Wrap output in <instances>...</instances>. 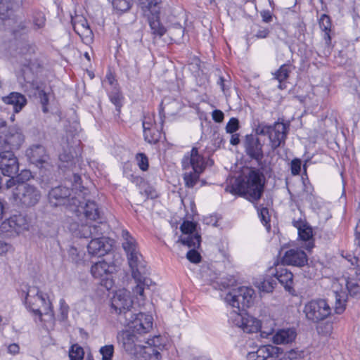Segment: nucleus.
<instances>
[{
  "label": "nucleus",
  "instance_id": "obj_58",
  "mask_svg": "<svg viewBox=\"0 0 360 360\" xmlns=\"http://www.w3.org/2000/svg\"><path fill=\"white\" fill-rule=\"evenodd\" d=\"M212 119L218 123L221 122L224 120V112L220 110H214L212 113Z\"/></svg>",
  "mask_w": 360,
  "mask_h": 360
},
{
  "label": "nucleus",
  "instance_id": "obj_53",
  "mask_svg": "<svg viewBox=\"0 0 360 360\" xmlns=\"http://www.w3.org/2000/svg\"><path fill=\"white\" fill-rule=\"evenodd\" d=\"M91 229L89 227L88 224L82 225L79 229V233L80 237H83L85 238H91Z\"/></svg>",
  "mask_w": 360,
  "mask_h": 360
},
{
  "label": "nucleus",
  "instance_id": "obj_52",
  "mask_svg": "<svg viewBox=\"0 0 360 360\" xmlns=\"http://www.w3.org/2000/svg\"><path fill=\"white\" fill-rule=\"evenodd\" d=\"M46 18L41 13H37L34 18V25L37 29L43 27L45 25Z\"/></svg>",
  "mask_w": 360,
  "mask_h": 360
},
{
  "label": "nucleus",
  "instance_id": "obj_60",
  "mask_svg": "<svg viewBox=\"0 0 360 360\" xmlns=\"http://www.w3.org/2000/svg\"><path fill=\"white\" fill-rule=\"evenodd\" d=\"M227 83H229V81H226L223 77H220L219 79V81L217 82V84L220 86L221 91L225 94L226 91L229 89V86L227 84Z\"/></svg>",
  "mask_w": 360,
  "mask_h": 360
},
{
  "label": "nucleus",
  "instance_id": "obj_13",
  "mask_svg": "<svg viewBox=\"0 0 360 360\" xmlns=\"http://www.w3.org/2000/svg\"><path fill=\"white\" fill-rule=\"evenodd\" d=\"M0 170L4 176L13 177L19 171V163L15 155L8 149L0 153Z\"/></svg>",
  "mask_w": 360,
  "mask_h": 360
},
{
  "label": "nucleus",
  "instance_id": "obj_64",
  "mask_svg": "<svg viewBox=\"0 0 360 360\" xmlns=\"http://www.w3.org/2000/svg\"><path fill=\"white\" fill-rule=\"evenodd\" d=\"M269 31L268 29H262L258 30L256 34V37L257 38H266L269 35Z\"/></svg>",
  "mask_w": 360,
  "mask_h": 360
},
{
  "label": "nucleus",
  "instance_id": "obj_56",
  "mask_svg": "<svg viewBox=\"0 0 360 360\" xmlns=\"http://www.w3.org/2000/svg\"><path fill=\"white\" fill-rule=\"evenodd\" d=\"M89 227L91 229V238H98L99 237V236H101L102 234V232H101V228L100 226L98 225H96V224H89Z\"/></svg>",
  "mask_w": 360,
  "mask_h": 360
},
{
  "label": "nucleus",
  "instance_id": "obj_38",
  "mask_svg": "<svg viewBox=\"0 0 360 360\" xmlns=\"http://www.w3.org/2000/svg\"><path fill=\"white\" fill-rule=\"evenodd\" d=\"M335 311L336 314H341L345 309V302L347 300V294L345 292H337L335 291Z\"/></svg>",
  "mask_w": 360,
  "mask_h": 360
},
{
  "label": "nucleus",
  "instance_id": "obj_4",
  "mask_svg": "<svg viewBox=\"0 0 360 360\" xmlns=\"http://www.w3.org/2000/svg\"><path fill=\"white\" fill-rule=\"evenodd\" d=\"M182 167L185 170L184 179L188 188H193L199 180L201 173L205 169V159L201 156L196 148H193L189 155H186L182 160Z\"/></svg>",
  "mask_w": 360,
  "mask_h": 360
},
{
  "label": "nucleus",
  "instance_id": "obj_20",
  "mask_svg": "<svg viewBox=\"0 0 360 360\" xmlns=\"http://www.w3.org/2000/svg\"><path fill=\"white\" fill-rule=\"evenodd\" d=\"M246 153L257 161L263 158L262 145L259 139L254 135H247L245 141Z\"/></svg>",
  "mask_w": 360,
  "mask_h": 360
},
{
  "label": "nucleus",
  "instance_id": "obj_46",
  "mask_svg": "<svg viewBox=\"0 0 360 360\" xmlns=\"http://www.w3.org/2000/svg\"><path fill=\"white\" fill-rule=\"evenodd\" d=\"M100 353L102 355V360H112L114 353V347L112 345H108L102 347L100 349Z\"/></svg>",
  "mask_w": 360,
  "mask_h": 360
},
{
  "label": "nucleus",
  "instance_id": "obj_48",
  "mask_svg": "<svg viewBox=\"0 0 360 360\" xmlns=\"http://www.w3.org/2000/svg\"><path fill=\"white\" fill-rule=\"evenodd\" d=\"M39 98L42 105V111L44 113L48 112L49 96L44 90H39Z\"/></svg>",
  "mask_w": 360,
  "mask_h": 360
},
{
  "label": "nucleus",
  "instance_id": "obj_17",
  "mask_svg": "<svg viewBox=\"0 0 360 360\" xmlns=\"http://www.w3.org/2000/svg\"><path fill=\"white\" fill-rule=\"evenodd\" d=\"M143 15L147 17L152 33L162 37L166 32L165 27L160 23L159 20L160 7L152 6V9L142 10Z\"/></svg>",
  "mask_w": 360,
  "mask_h": 360
},
{
  "label": "nucleus",
  "instance_id": "obj_29",
  "mask_svg": "<svg viewBox=\"0 0 360 360\" xmlns=\"http://www.w3.org/2000/svg\"><path fill=\"white\" fill-rule=\"evenodd\" d=\"M275 276L286 290L291 291L292 289L293 274L290 271L284 267H279L276 269Z\"/></svg>",
  "mask_w": 360,
  "mask_h": 360
},
{
  "label": "nucleus",
  "instance_id": "obj_14",
  "mask_svg": "<svg viewBox=\"0 0 360 360\" xmlns=\"http://www.w3.org/2000/svg\"><path fill=\"white\" fill-rule=\"evenodd\" d=\"M29 228V222L25 216L15 214L5 220L1 225L2 231L20 233Z\"/></svg>",
  "mask_w": 360,
  "mask_h": 360
},
{
  "label": "nucleus",
  "instance_id": "obj_36",
  "mask_svg": "<svg viewBox=\"0 0 360 360\" xmlns=\"http://www.w3.org/2000/svg\"><path fill=\"white\" fill-rule=\"evenodd\" d=\"M32 177V173L29 170H22L20 174L17 176L15 178L13 176L7 181L6 187L11 188L16 185L18 183L25 182V181H28Z\"/></svg>",
  "mask_w": 360,
  "mask_h": 360
},
{
  "label": "nucleus",
  "instance_id": "obj_49",
  "mask_svg": "<svg viewBox=\"0 0 360 360\" xmlns=\"http://www.w3.org/2000/svg\"><path fill=\"white\" fill-rule=\"evenodd\" d=\"M136 160L140 169L143 171H146L148 168V161L146 155L143 153H139L136 155Z\"/></svg>",
  "mask_w": 360,
  "mask_h": 360
},
{
  "label": "nucleus",
  "instance_id": "obj_8",
  "mask_svg": "<svg viewBox=\"0 0 360 360\" xmlns=\"http://www.w3.org/2000/svg\"><path fill=\"white\" fill-rule=\"evenodd\" d=\"M25 300L30 309L36 314L41 316L43 314H50L51 316H53L50 301L37 288L30 287L27 290Z\"/></svg>",
  "mask_w": 360,
  "mask_h": 360
},
{
  "label": "nucleus",
  "instance_id": "obj_44",
  "mask_svg": "<svg viewBox=\"0 0 360 360\" xmlns=\"http://www.w3.org/2000/svg\"><path fill=\"white\" fill-rule=\"evenodd\" d=\"M84 355L83 349L77 345H74L69 353L70 360H82Z\"/></svg>",
  "mask_w": 360,
  "mask_h": 360
},
{
  "label": "nucleus",
  "instance_id": "obj_61",
  "mask_svg": "<svg viewBox=\"0 0 360 360\" xmlns=\"http://www.w3.org/2000/svg\"><path fill=\"white\" fill-rule=\"evenodd\" d=\"M355 243L360 250V220L358 221L355 229Z\"/></svg>",
  "mask_w": 360,
  "mask_h": 360
},
{
  "label": "nucleus",
  "instance_id": "obj_41",
  "mask_svg": "<svg viewBox=\"0 0 360 360\" xmlns=\"http://www.w3.org/2000/svg\"><path fill=\"white\" fill-rule=\"evenodd\" d=\"M59 159L62 162L67 163V165H64V167H72L79 162V158L75 157L70 150L69 152L64 150L60 154Z\"/></svg>",
  "mask_w": 360,
  "mask_h": 360
},
{
  "label": "nucleus",
  "instance_id": "obj_7",
  "mask_svg": "<svg viewBox=\"0 0 360 360\" xmlns=\"http://www.w3.org/2000/svg\"><path fill=\"white\" fill-rule=\"evenodd\" d=\"M303 312L306 319L313 323H318L328 318L332 309L325 299H315L307 302Z\"/></svg>",
  "mask_w": 360,
  "mask_h": 360
},
{
  "label": "nucleus",
  "instance_id": "obj_47",
  "mask_svg": "<svg viewBox=\"0 0 360 360\" xmlns=\"http://www.w3.org/2000/svg\"><path fill=\"white\" fill-rule=\"evenodd\" d=\"M162 338L160 336H154L151 339H147L145 340V343L147 345V346H151L153 347L158 349V350L160 352L164 348V345L161 342Z\"/></svg>",
  "mask_w": 360,
  "mask_h": 360
},
{
  "label": "nucleus",
  "instance_id": "obj_62",
  "mask_svg": "<svg viewBox=\"0 0 360 360\" xmlns=\"http://www.w3.org/2000/svg\"><path fill=\"white\" fill-rule=\"evenodd\" d=\"M20 347L17 344H11L8 346V352L15 355L19 353Z\"/></svg>",
  "mask_w": 360,
  "mask_h": 360
},
{
  "label": "nucleus",
  "instance_id": "obj_12",
  "mask_svg": "<svg viewBox=\"0 0 360 360\" xmlns=\"http://www.w3.org/2000/svg\"><path fill=\"white\" fill-rule=\"evenodd\" d=\"M82 188L83 191L79 190L77 196L72 198L74 200L73 203L78 207H84V214L87 219L94 221L96 220L100 217L98 206L94 201L86 198L87 190L84 187Z\"/></svg>",
  "mask_w": 360,
  "mask_h": 360
},
{
  "label": "nucleus",
  "instance_id": "obj_39",
  "mask_svg": "<svg viewBox=\"0 0 360 360\" xmlns=\"http://www.w3.org/2000/svg\"><path fill=\"white\" fill-rule=\"evenodd\" d=\"M68 255L71 261L77 264H82L85 261L86 254L82 250H78L75 247L69 248Z\"/></svg>",
  "mask_w": 360,
  "mask_h": 360
},
{
  "label": "nucleus",
  "instance_id": "obj_10",
  "mask_svg": "<svg viewBox=\"0 0 360 360\" xmlns=\"http://www.w3.org/2000/svg\"><path fill=\"white\" fill-rule=\"evenodd\" d=\"M117 340L126 352L135 356L141 350L145 338L129 329L118 333Z\"/></svg>",
  "mask_w": 360,
  "mask_h": 360
},
{
  "label": "nucleus",
  "instance_id": "obj_45",
  "mask_svg": "<svg viewBox=\"0 0 360 360\" xmlns=\"http://www.w3.org/2000/svg\"><path fill=\"white\" fill-rule=\"evenodd\" d=\"M181 231L183 233L188 236H194L195 235H198V233H193L195 230V225L194 223L191 221H184L180 227Z\"/></svg>",
  "mask_w": 360,
  "mask_h": 360
},
{
  "label": "nucleus",
  "instance_id": "obj_3",
  "mask_svg": "<svg viewBox=\"0 0 360 360\" xmlns=\"http://www.w3.org/2000/svg\"><path fill=\"white\" fill-rule=\"evenodd\" d=\"M264 180V174L259 169L251 168L242 181L238 182V188L249 200H257L263 193Z\"/></svg>",
  "mask_w": 360,
  "mask_h": 360
},
{
  "label": "nucleus",
  "instance_id": "obj_6",
  "mask_svg": "<svg viewBox=\"0 0 360 360\" xmlns=\"http://www.w3.org/2000/svg\"><path fill=\"white\" fill-rule=\"evenodd\" d=\"M41 195V192L37 186L26 182L18 183L13 191L15 202L25 207L37 205Z\"/></svg>",
  "mask_w": 360,
  "mask_h": 360
},
{
  "label": "nucleus",
  "instance_id": "obj_42",
  "mask_svg": "<svg viewBox=\"0 0 360 360\" xmlns=\"http://www.w3.org/2000/svg\"><path fill=\"white\" fill-rule=\"evenodd\" d=\"M13 2L11 0L0 1V17L2 20L9 18L12 13Z\"/></svg>",
  "mask_w": 360,
  "mask_h": 360
},
{
  "label": "nucleus",
  "instance_id": "obj_5",
  "mask_svg": "<svg viewBox=\"0 0 360 360\" xmlns=\"http://www.w3.org/2000/svg\"><path fill=\"white\" fill-rule=\"evenodd\" d=\"M288 130V127L283 122H276L274 125H267L262 122L259 123L255 128L256 134L269 136L273 150L285 143Z\"/></svg>",
  "mask_w": 360,
  "mask_h": 360
},
{
  "label": "nucleus",
  "instance_id": "obj_18",
  "mask_svg": "<svg viewBox=\"0 0 360 360\" xmlns=\"http://www.w3.org/2000/svg\"><path fill=\"white\" fill-rule=\"evenodd\" d=\"M3 140L6 149H18L24 141V135L21 129L14 125L8 128Z\"/></svg>",
  "mask_w": 360,
  "mask_h": 360
},
{
  "label": "nucleus",
  "instance_id": "obj_55",
  "mask_svg": "<svg viewBox=\"0 0 360 360\" xmlns=\"http://www.w3.org/2000/svg\"><path fill=\"white\" fill-rule=\"evenodd\" d=\"M259 216L260 217L262 222L264 225H266L269 221L268 209H266V208L261 209L259 212Z\"/></svg>",
  "mask_w": 360,
  "mask_h": 360
},
{
  "label": "nucleus",
  "instance_id": "obj_23",
  "mask_svg": "<svg viewBox=\"0 0 360 360\" xmlns=\"http://www.w3.org/2000/svg\"><path fill=\"white\" fill-rule=\"evenodd\" d=\"M111 248L108 238L103 237L94 238L88 245L87 249L91 255L102 256L106 254Z\"/></svg>",
  "mask_w": 360,
  "mask_h": 360
},
{
  "label": "nucleus",
  "instance_id": "obj_32",
  "mask_svg": "<svg viewBox=\"0 0 360 360\" xmlns=\"http://www.w3.org/2000/svg\"><path fill=\"white\" fill-rule=\"evenodd\" d=\"M302 352L291 349L285 353L283 352L280 348L278 347V351L276 354H271L269 360H293L298 357H301Z\"/></svg>",
  "mask_w": 360,
  "mask_h": 360
},
{
  "label": "nucleus",
  "instance_id": "obj_21",
  "mask_svg": "<svg viewBox=\"0 0 360 360\" xmlns=\"http://www.w3.org/2000/svg\"><path fill=\"white\" fill-rule=\"evenodd\" d=\"M26 154L30 161L37 167H44V164H46L49 159L45 148L40 144L32 146Z\"/></svg>",
  "mask_w": 360,
  "mask_h": 360
},
{
  "label": "nucleus",
  "instance_id": "obj_40",
  "mask_svg": "<svg viewBox=\"0 0 360 360\" xmlns=\"http://www.w3.org/2000/svg\"><path fill=\"white\" fill-rule=\"evenodd\" d=\"M168 32L172 40L180 42L184 35V29L180 24L177 23L170 27Z\"/></svg>",
  "mask_w": 360,
  "mask_h": 360
},
{
  "label": "nucleus",
  "instance_id": "obj_27",
  "mask_svg": "<svg viewBox=\"0 0 360 360\" xmlns=\"http://www.w3.org/2000/svg\"><path fill=\"white\" fill-rule=\"evenodd\" d=\"M2 101L7 105H12L13 111L16 113L19 112L27 103L25 96L18 92H11L9 95L2 97Z\"/></svg>",
  "mask_w": 360,
  "mask_h": 360
},
{
  "label": "nucleus",
  "instance_id": "obj_28",
  "mask_svg": "<svg viewBox=\"0 0 360 360\" xmlns=\"http://www.w3.org/2000/svg\"><path fill=\"white\" fill-rule=\"evenodd\" d=\"M278 347L272 345H264L257 349L255 352H250L247 354L248 360H266L269 359L271 354H276Z\"/></svg>",
  "mask_w": 360,
  "mask_h": 360
},
{
  "label": "nucleus",
  "instance_id": "obj_63",
  "mask_svg": "<svg viewBox=\"0 0 360 360\" xmlns=\"http://www.w3.org/2000/svg\"><path fill=\"white\" fill-rule=\"evenodd\" d=\"M72 178H73V179H72L73 186H74L73 189L77 190V189L80 188H81V186H80L81 177L79 175L74 174Z\"/></svg>",
  "mask_w": 360,
  "mask_h": 360
},
{
  "label": "nucleus",
  "instance_id": "obj_16",
  "mask_svg": "<svg viewBox=\"0 0 360 360\" xmlns=\"http://www.w3.org/2000/svg\"><path fill=\"white\" fill-rule=\"evenodd\" d=\"M200 236L195 235L194 236H188L181 237L178 242H181L183 245H186L188 248H191L187 254L186 258L193 263H198L200 262L201 256L200 253L195 250L200 245Z\"/></svg>",
  "mask_w": 360,
  "mask_h": 360
},
{
  "label": "nucleus",
  "instance_id": "obj_1",
  "mask_svg": "<svg viewBox=\"0 0 360 360\" xmlns=\"http://www.w3.org/2000/svg\"><path fill=\"white\" fill-rule=\"evenodd\" d=\"M254 295L255 291L253 289L245 286H240L232 288L224 297L225 302L236 309L230 313V321L247 333L257 332L261 327L259 320L241 313L245 308L250 307L252 304Z\"/></svg>",
  "mask_w": 360,
  "mask_h": 360
},
{
  "label": "nucleus",
  "instance_id": "obj_30",
  "mask_svg": "<svg viewBox=\"0 0 360 360\" xmlns=\"http://www.w3.org/2000/svg\"><path fill=\"white\" fill-rule=\"evenodd\" d=\"M135 356L139 360H160L161 354L158 349L150 346H141V350H139Z\"/></svg>",
  "mask_w": 360,
  "mask_h": 360
},
{
  "label": "nucleus",
  "instance_id": "obj_59",
  "mask_svg": "<svg viewBox=\"0 0 360 360\" xmlns=\"http://www.w3.org/2000/svg\"><path fill=\"white\" fill-rule=\"evenodd\" d=\"M110 101L116 106L117 110L120 111L121 108V97L119 94H116L110 96Z\"/></svg>",
  "mask_w": 360,
  "mask_h": 360
},
{
  "label": "nucleus",
  "instance_id": "obj_51",
  "mask_svg": "<svg viewBox=\"0 0 360 360\" xmlns=\"http://www.w3.org/2000/svg\"><path fill=\"white\" fill-rule=\"evenodd\" d=\"M142 10L152 9V6L160 7V0H139Z\"/></svg>",
  "mask_w": 360,
  "mask_h": 360
},
{
  "label": "nucleus",
  "instance_id": "obj_35",
  "mask_svg": "<svg viewBox=\"0 0 360 360\" xmlns=\"http://www.w3.org/2000/svg\"><path fill=\"white\" fill-rule=\"evenodd\" d=\"M294 226L298 229L300 238L303 240H308L312 237V229L305 225L302 221H293Z\"/></svg>",
  "mask_w": 360,
  "mask_h": 360
},
{
  "label": "nucleus",
  "instance_id": "obj_50",
  "mask_svg": "<svg viewBox=\"0 0 360 360\" xmlns=\"http://www.w3.org/2000/svg\"><path fill=\"white\" fill-rule=\"evenodd\" d=\"M239 127V122L238 119L232 117L230 119L226 126V130L227 133L233 134L238 130Z\"/></svg>",
  "mask_w": 360,
  "mask_h": 360
},
{
  "label": "nucleus",
  "instance_id": "obj_26",
  "mask_svg": "<svg viewBox=\"0 0 360 360\" xmlns=\"http://www.w3.org/2000/svg\"><path fill=\"white\" fill-rule=\"evenodd\" d=\"M71 192L65 186H57L52 188L49 193V202L53 206H58L67 198L70 197Z\"/></svg>",
  "mask_w": 360,
  "mask_h": 360
},
{
  "label": "nucleus",
  "instance_id": "obj_37",
  "mask_svg": "<svg viewBox=\"0 0 360 360\" xmlns=\"http://www.w3.org/2000/svg\"><path fill=\"white\" fill-rule=\"evenodd\" d=\"M319 26L321 29L325 32L324 38L327 44L330 41V37L329 32L330 31L331 22L329 16L326 14H323L319 20Z\"/></svg>",
  "mask_w": 360,
  "mask_h": 360
},
{
  "label": "nucleus",
  "instance_id": "obj_9",
  "mask_svg": "<svg viewBox=\"0 0 360 360\" xmlns=\"http://www.w3.org/2000/svg\"><path fill=\"white\" fill-rule=\"evenodd\" d=\"M133 302L130 297V292L125 290H120L116 292L112 298L111 305L119 315L120 322L133 317V312L131 311Z\"/></svg>",
  "mask_w": 360,
  "mask_h": 360
},
{
  "label": "nucleus",
  "instance_id": "obj_43",
  "mask_svg": "<svg viewBox=\"0 0 360 360\" xmlns=\"http://www.w3.org/2000/svg\"><path fill=\"white\" fill-rule=\"evenodd\" d=\"M112 3L114 9L121 13L127 11L131 7L129 0H112Z\"/></svg>",
  "mask_w": 360,
  "mask_h": 360
},
{
  "label": "nucleus",
  "instance_id": "obj_11",
  "mask_svg": "<svg viewBox=\"0 0 360 360\" xmlns=\"http://www.w3.org/2000/svg\"><path fill=\"white\" fill-rule=\"evenodd\" d=\"M129 319L124 320L122 323L129 327V329L143 338L153 328V319L151 315L139 313L134 314Z\"/></svg>",
  "mask_w": 360,
  "mask_h": 360
},
{
  "label": "nucleus",
  "instance_id": "obj_19",
  "mask_svg": "<svg viewBox=\"0 0 360 360\" xmlns=\"http://www.w3.org/2000/svg\"><path fill=\"white\" fill-rule=\"evenodd\" d=\"M282 262L287 265L301 267L307 263V257L304 251L300 249H290L285 252Z\"/></svg>",
  "mask_w": 360,
  "mask_h": 360
},
{
  "label": "nucleus",
  "instance_id": "obj_57",
  "mask_svg": "<svg viewBox=\"0 0 360 360\" xmlns=\"http://www.w3.org/2000/svg\"><path fill=\"white\" fill-rule=\"evenodd\" d=\"M301 169V162L299 160H293L291 162V172L294 175L298 174Z\"/></svg>",
  "mask_w": 360,
  "mask_h": 360
},
{
  "label": "nucleus",
  "instance_id": "obj_22",
  "mask_svg": "<svg viewBox=\"0 0 360 360\" xmlns=\"http://www.w3.org/2000/svg\"><path fill=\"white\" fill-rule=\"evenodd\" d=\"M261 335L264 338H269L271 335V339L275 344H289L292 342L297 335L296 331L292 328H286L278 330L275 334L262 331Z\"/></svg>",
  "mask_w": 360,
  "mask_h": 360
},
{
  "label": "nucleus",
  "instance_id": "obj_15",
  "mask_svg": "<svg viewBox=\"0 0 360 360\" xmlns=\"http://www.w3.org/2000/svg\"><path fill=\"white\" fill-rule=\"evenodd\" d=\"M72 24L75 32L80 37L84 43L89 44L92 41L93 32L84 17L76 15L72 18Z\"/></svg>",
  "mask_w": 360,
  "mask_h": 360
},
{
  "label": "nucleus",
  "instance_id": "obj_34",
  "mask_svg": "<svg viewBox=\"0 0 360 360\" xmlns=\"http://www.w3.org/2000/svg\"><path fill=\"white\" fill-rule=\"evenodd\" d=\"M255 284L259 290L264 292H270L273 291L276 282L274 278L267 277L263 280L257 281Z\"/></svg>",
  "mask_w": 360,
  "mask_h": 360
},
{
  "label": "nucleus",
  "instance_id": "obj_2",
  "mask_svg": "<svg viewBox=\"0 0 360 360\" xmlns=\"http://www.w3.org/2000/svg\"><path fill=\"white\" fill-rule=\"evenodd\" d=\"M121 236L122 246L127 255L131 276L136 283L133 290L134 292L143 297L144 288L150 287L153 283L148 277L149 269L139 251L136 239L127 230L122 231Z\"/></svg>",
  "mask_w": 360,
  "mask_h": 360
},
{
  "label": "nucleus",
  "instance_id": "obj_25",
  "mask_svg": "<svg viewBox=\"0 0 360 360\" xmlns=\"http://www.w3.org/2000/svg\"><path fill=\"white\" fill-rule=\"evenodd\" d=\"M115 267L105 261H99L92 265L91 273L94 278L105 279L107 278L114 271Z\"/></svg>",
  "mask_w": 360,
  "mask_h": 360
},
{
  "label": "nucleus",
  "instance_id": "obj_31",
  "mask_svg": "<svg viewBox=\"0 0 360 360\" xmlns=\"http://www.w3.org/2000/svg\"><path fill=\"white\" fill-rule=\"evenodd\" d=\"M345 282L350 295L356 296L360 295V270L356 273L355 276L349 278Z\"/></svg>",
  "mask_w": 360,
  "mask_h": 360
},
{
  "label": "nucleus",
  "instance_id": "obj_24",
  "mask_svg": "<svg viewBox=\"0 0 360 360\" xmlns=\"http://www.w3.org/2000/svg\"><path fill=\"white\" fill-rule=\"evenodd\" d=\"M143 136L150 143H155L160 139V132L152 122L150 117H145L143 121Z\"/></svg>",
  "mask_w": 360,
  "mask_h": 360
},
{
  "label": "nucleus",
  "instance_id": "obj_54",
  "mask_svg": "<svg viewBox=\"0 0 360 360\" xmlns=\"http://www.w3.org/2000/svg\"><path fill=\"white\" fill-rule=\"evenodd\" d=\"M60 311L61 318L63 320H65L68 318L69 307L65 303L64 300H60Z\"/></svg>",
  "mask_w": 360,
  "mask_h": 360
},
{
  "label": "nucleus",
  "instance_id": "obj_33",
  "mask_svg": "<svg viewBox=\"0 0 360 360\" xmlns=\"http://www.w3.org/2000/svg\"><path fill=\"white\" fill-rule=\"evenodd\" d=\"M290 72V65L284 64L274 73V79L279 82L278 87L280 89H285L286 88V85L283 82L288 78Z\"/></svg>",
  "mask_w": 360,
  "mask_h": 360
}]
</instances>
